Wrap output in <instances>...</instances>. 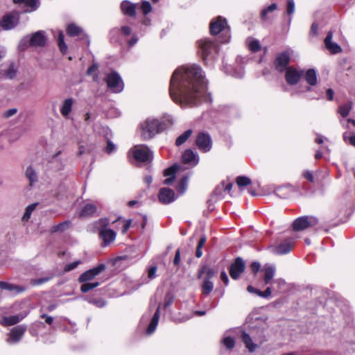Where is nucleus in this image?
<instances>
[{
    "mask_svg": "<svg viewBox=\"0 0 355 355\" xmlns=\"http://www.w3.org/2000/svg\"><path fill=\"white\" fill-rule=\"evenodd\" d=\"M292 248V243L290 241H286L279 244L276 248V252L279 254H284L289 252Z\"/></svg>",
    "mask_w": 355,
    "mask_h": 355,
    "instance_id": "7c9ffc66",
    "label": "nucleus"
},
{
    "mask_svg": "<svg viewBox=\"0 0 355 355\" xmlns=\"http://www.w3.org/2000/svg\"><path fill=\"white\" fill-rule=\"evenodd\" d=\"M110 220L107 218H101L94 223L95 228L98 231L99 236L103 241V245H107L114 241L116 238V232L107 228Z\"/></svg>",
    "mask_w": 355,
    "mask_h": 355,
    "instance_id": "7ed1b4c3",
    "label": "nucleus"
},
{
    "mask_svg": "<svg viewBox=\"0 0 355 355\" xmlns=\"http://www.w3.org/2000/svg\"><path fill=\"white\" fill-rule=\"evenodd\" d=\"M51 277H46L31 279V284L33 286H38L42 284L47 282L48 281H49L51 279Z\"/></svg>",
    "mask_w": 355,
    "mask_h": 355,
    "instance_id": "5fc2aeb1",
    "label": "nucleus"
},
{
    "mask_svg": "<svg viewBox=\"0 0 355 355\" xmlns=\"http://www.w3.org/2000/svg\"><path fill=\"white\" fill-rule=\"evenodd\" d=\"M30 46L29 36L23 37L19 43L18 48L21 51H24Z\"/></svg>",
    "mask_w": 355,
    "mask_h": 355,
    "instance_id": "603ef678",
    "label": "nucleus"
},
{
    "mask_svg": "<svg viewBox=\"0 0 355 355\" xmlns=\"http://www.w3.org/2000/svg\"><path fill=\"white\" fill-rule=\"evenodd\" d=\"M26 328L24 326H17L12 329L9 334V338L7 339L8 343H13L18 342L24 334L25 333Z\"/></svg>",
    "mask_w": 355,
    "mask_h": 355,
    "instance_id": "f3484780",
    "label": "nucleus"
},
{
    "mask_svg": "<svg viewBox=\"0 0 355 355\" xmlns=\"http://www.w3.org/2000/svg\"><path fill=\"white\" fill-rule=\"evenodd\" d=\"M67 33L69 36L74 37L81 35L83 30L76 24H71L67 26Z\"/></svg>",
    "mask_w": 355,
    "mask_h": 355,
    "instance_id": "72a5a7b5",
    "label": "nucleus"
},
{
    "mask_svg": "<svg viewBox=\"0 0 355 355\" xmlns=\"http://www.w3.org/2000/svg\"><path fill=\"white\" fill-rule=\"evenodd\" d=\"M158 197L159 201L164 204L171 203L175 199L174 191L168 188L161 189Z\"/></svg>",
    "mask_w": 355,
    "mask_h": 355,
    "instance_id": "a211bd4d",
    "label": "nucleus"
},
{
    "mask_svg": "<svg viewBox=\"0 0 355 355\" xmlns=\"http://www.w3.org/2000/svg\"><path fill=\"white\" fill-rule=\"evenodd\" d=\"M214 288L213 283L209 279H205L202 286V292L204 295H208Z\"/></svg>",
    "mask_w": 355,
    "mask_h": 355,
    "instance_id": "ea45409f",
    "label": "nucleus"
},
{
    "mask_svg": "<svg viewBox=\"0 0 355 355\" xmlns=\"http://www.w3.org/2000/svg\"><path fill=\"white\" fill-rule=\"evenodd\" d=\"M180 166L176 164H173L171 167L166 168L164 171V176H169V178H166L164 180V183L167 185L171 184L173 182V181L174 180L175 175L176 173L180 170Z\"/></svg>",
    "mask_w": 355,
    "mask_h": 355,
    "instance_id": "4be33fe9",
    "label": "nucleus"
},
{
    "mask_svg": "<svg viewBox=\"0 0 355 355\" xmlns=\"http://www.w3.org/2000/svg\"><path fill=\"white\" fill-rule=\"evenodd\" d=\"M29 39L30 46L34 47L44 46L46 42L45 33L42 31L34 33L31 37H29Z\"/></svg>",
    "mask_w": 355,
    "mask_h": 355,
    "instance_id": "dca6fc26",
    "label": "nucleus"
},
{
    "mask_svg": "<svg viewBox=\"0 0 355 355\" xmlns=\"http://www.w3.org/2000/svg\"><path fill=\"white\" fill-rule=\"evenodd\" d=\"M129 154H131L130 155H152L153 154V152L146 145L140 144L135 146L133 148H132L130 151Z\"/></svg>",
    "mask_w": 355,
    "mask_h": 355,
    "instance_id": "aec40b11",
    "label": "nucleus"
},
{
    "mask_svg": "<svg viewBox=\"0 0 355 355\" xmlns=\"http://www.w3.org/2000/svg\"><path fill=\"white\" fill-rule=\"evenodd\" d=\"M352 103L348 102L345 104H342L338 107V112L342 116L343 118L348 116L351 110L352 109Z\"/></svg>",
    "mask_w": 355,
    "mask_h": 355,
    "instance_id": "2f4dec72",
    "label": "nucleus"
},
{
    "mask_svg": "<svg viewBox=\"0 0 355 355\" xmlns=\"http://www.w3.org/2000/svg\"><path fill=\"white\" fill-rule=\"evenodd\" d=\"M116 146L110 141L107 140V144L105 147V153L107 154H112L116 153Z\"/></svg>",
    "mask_w": 355,
    "mask_h": 355,
    "instance_id": "6e6d98bb",
    "label": "nucleus"
},
{
    "mask_svg": "<svg viewBox=\"0 0 355 355\" xmlns=\"http://www.w3.org/2000/svg\"><path fill=\"white\" fill-rule=\"evenodd\" d=\"M121 8L123 14L130 17L135 15L136 6L128 1H123L121 3Z\"/></svg>",
    "mask_w": 355,
    "mask_h": 355,
    "instance_id": "5701e85b",
    "label": "nucleus"
},
{
    "mask_svg": "<svg viewBox=\"0 0 355 355\" xmlns=\"http://www.w3.org/2000/svg\"><path fill=\"white\" fill-rule=\"evenodd\" d=\"M295 2L294 0H287V13L291 15L295 12Z\"/></svg>",
    "mask_w": 355,
    "mask_h": 355,
    "instance_id": "4d7b16f0",
    "label": "nucleus"
},
{
    "mask_svg": "<svg viewBox=\"0 0 355 355\" xmlns=\"http://www.w3.org/2000/svg\"><path fill=\"white\" fill-rule=\"evenodd\" d=\"M187 184H188V178L184 177L181 179L180 182L178 184L176 189L181 193H183L187 189Z\"/></svg>",
    "mask_w": 355,
    "mask_h": 355,
    "instance_id": "8fccbe9b",
    "label": "nucleus"
},
{
    "mask_svg": "<svg viewBox=\"0 0 355 355\" xmlns=\"http://www.w3.org/2000/svg\"><path fill=\"white\" fill-rule=\"evenodd\" d=\"M275 267L272 265H265L263 269L264 272V282L266 284H270L275 274Z\"/></svg>",
    "mask_w": 355,
    "mask_h": 355,
    "instance_id": "b1692460",
    "label": "nucleus"
},
{
    "mask_svg": "<svg viewBox=\"0 0 355 355\" xmlns=\"http://www.w3.org/2000/svg\"><path fill=\"white\" fill-rule=\"evenodd\" d=\"M160 121L165 122V124H166L165 125H166V129L167 128H168L169 126L173 125V119L171 115L166 114L163 116L162 119Z\"/></svg>",
    "mask_w": 355,
    "mask_h": 355,
    "instance_id": "bf43d9fd",
    "label": "nucleus"
},
{
    "mask_svg": "<svg viewBox=\"0 0 355 355\" xmlns=\"http://www.w3.org/2000/svg\"><path fill=\"white\" fill-rule=\"evenodd\" d=\"M17 112H18V110L17 108L14 107V108H11V109L6 110L3 113V115L5 118H9V117H11L13 115L16 114L17 113Z\"/></svg>",
    "mask_w": 355,
    "mask_h": 355,
    "instance_id": "e2e57ef3",
    "label": "nucleus"
},
{
    "mask_svg": "<svg viewBox=\"0 0 355 355\" xmlns=\"http://www.w3.org/2000/svg\"><path fill=\"white\" fill-rule=\"evenodd\" d=\"M343 139L346 143L355 147V135L352 132H345L343 134Z\"/></svg>",
    "mask_w": 355,
    "mask_h": 355,
    "instance_id": "09e8293b",
    "label": "nucleus"
},
{
    "mask_svg": "<svg viewBox=\"0 0 355 355\" xmlns=\"http://www.w3.org/2000/svg\"><path fill=\"white\" fill-rule=\"evenodd\" d=\"M242 340L249 352H253L255 351L257 345L252 342L251 336L245 331L242 333Z\"/></svg>",
    "mask_w": 355,
    "mask_h": 355,
    "instance_id": "cd10ccee",
    "label": "nucleus"
},
{
    "mask_svg": "<svg viewBox=\"0 0 355 355\" xmlns=\"http://www.w3.org/2000/svg\"><path fill=\"white\" fill-rule=\"evenodd\" d=\"M169 92L173 101L182 107L210 100L207 93V80L197 64L176 69L171 79Z\"/></svg>",
    "mask_w": 355,
    "mask_h": 355,
    "instance_id": "f257e3e1",
    "label": "nucleus"
},
{
    "mask_svg": "<svg viewBox=\"0 0 355 355\" xmlns=\"http://www.w3.org/2000/svg\"><path fill=\"white\" fill-rule=\"evenodd\" d=\"M232 75L236 78H242L244 75V71L242 68H240L238 71H235L231 73Z\"/></svg>",
    "mask_w": 355,
    "mask_h": 355,
    "instance_id": "774afa93",
    "label": "nucleus"
},
{
    "mask_svg": "<svg viewBox=\"0 0 355 355\" xmlns=\"http://www.w3.org/2000/svg\"><path fill=\"white\" fill-rule=\"evenodd\" d=\"M164 121L153 118H148L145 121L141 123L140 128L141 135L145 139H151L157 134L166 129Z\"/></svg>",
    "mask_w": 355,
    "mask_h": 355,
    "instance_id": "f03ea898",
    "label": "nucleus"
},
{
    "mask_svg": "<svg viewBox=\"0 0 355 355\" xmlns=\"http://www.w3.org/2000/svg\"><path fill=\"white\" fill-rule=\"evenodd\" d=\"M212 139L211 136L206 132H199L196 138V144L198 148L202 153L210 151L212 148Z\"/></svg>",
    "mask_w": 355,
    "mask_h": 355,
    "instance_id": "0eeeda50",
    "label": "nucleus"
},
{
    "mask_svg": "<svg viewBox=\"0 0 355 355\" xmlns=\"http://www.w3.org/2000/svg\"><path fill=\"white\" fill-rule=\"evenodd\" d=\"M153 157H130V162L137 166H143L152 162Z\"/></svg>",
    "mask_w": 355,
    "mask_h": 355,
    "instance_id": "393cba45",
    "label": "nucleus"
},
{
    "mask_svg": "<svg viewBox=\"0 0 355 355\" xmlns=\"http://www.w3.org/2000/svg\"><path fill=\"white\" fill-rule=\"evenodd\" d=\"M105 269V264H100L96 267H94L92 269H89L83 274H81L78 278V282L80 283H83L86 282H89L95 278L97 275H98L101 272H103Z\"/></svg>",
    "mask_w": 355,
    "mask_h": 355,
    "instance_id": "9d476101",
    "label": "nucleus"
},
{
    "mask_svg": "<svg viewBox=\"0 0 355 355\" xmlns=\"http://www.w3.org/2000/svg\"><path fill=\"white\" fill-rule=\"evenodd\" d=\"M19 22L18 12H11L3 17L0 21V31L14 28Z\"/></svg>",
    "mask_w": 355,
    "mask_h": 355,
    "instance_id": "423d86ee",
    "label": "nucleus"
},
{
    "mask_svg": "<svg viewBox=\"0 0 355 355\" xmlns=\"http://www.w3.org/2000/svg\"><path fill=\"white\" fill-rule=\"evenodd\" d=\"M198 46V53L206 62L214 58L217 50L216 44L207 39L199 40Z\"/></svg>",
    "mask_w": 355,
    "mask_h": 355,
    "instance_id": "20e7f679",
    "label": "nucleus"
},
{
    "mask_svg": "<svg viewBox=\"0 0 355 355\" xmlns=\"http://www.w3.org/2000/svg\"><path fill=\"white\" fill-rule=\"evenodd\" d=\"M174 300V297L172 294L168 293L165 296L164 300V307L166 308L167 306L172 304Z\"/></svg>",
    "mask_w": 355,
    "mask_h": 355,
    "instance_id": "680f3d73",
    "label": "nucleus"
},
{
    "mask_svg": "<svg viewBox=\"0 0 355 355\" xmlns=\"http://www.w3.org/2000/svg\"><path fill=\"white\" fill-rule=\"evenodd\" d=\"M193 133V130L191 129H188L184 131L182 134H181L175 141V144L179 146L183 144L191 136Z\"/></svg>",
    "mask_w": 355,
    "mask_h": 355,
    "instance_id": "473e14b6",
    "label": "nucleus"
},
{
    "mask_svg": "<svg viewBox=\"0 0 355 355\" xmlns=\"http://www.w3.org/2000/svg\"><path fill=\"white\" fill-rule=\"evenodd\" d=\"M303 74V71L290 67L286 71L285 79L288 85H295L299 83Z\"/></svg>",
    "mask_w": 355,
    "mask_h": 355,
    "instance_id": "9b49d317",
    "label": "nucleus"
},
{
    "mask_svg": "<svg viewBox=\"0 0 355 355\" xmlns=\"http://www.w3.org/2000/svg\"><path fill=\"white\" fill-rule=\"evenodd\" d=\"M277 5L276 3H272L268 6L266 9L263 10L261 13V18L266 19L268 18V14L277 10Z\"/></svg>",
    "mask_w": 355,
    "mask_h": 355,
    "instance_id": "49530a36",
    "label": "nucleus"
},
{
    "mask_svg": "<svg viewBox=\"0 0 355 355\" xmlns=\"http://www.w3.org/2000/svg\"><path fill=\"white\" fill-rule=\"evenodd\" d=\"M304 79L307 84L310 86H314L317 84V75L314 69H310L306 71L304 74Z\"/></svg>",
    "mask_w": 355,
    "mask_h": 355,
    "instance_id": "c85d7f7f",
    "label": "nucleus"
},
{
    "mask_svg": "<svg viewBox=\"0 0 355 355\" xmlns=\"http://www.w3.org/2000/svg\"><path fill=\"white\" fill-rule=\"evenodd\" d=\"M141 10L144 15H147L148 13H149L152 10L150 2L146 1H144L141 4Z\"/></svg>",
    "mask_w": 355,
    "mask_h": 355,
    "instance_id": "13d9d810",
    "label": "nucleus"
},
{
    "mask_svg": "<svg viewBox=\"0 0 355 355\" xmlns=\"http://www.w3.org/2000/svg\"><path fill=\"white\" fill-rule=\"evenodd\" d=\"M206 274L207 279H209L211 278L215 275V270L213 268L209 267H204L200 271V274Z\"/></svg>",
    "mask_w": 355,
    "mask_h": 355,
    "instance_id": "864d4df0",
    "label": "nucleus"
},
{
    "mask_svg": "<svg viewBox=\"0 0 355 355\" xmlns=\"http://www.w3.org/2000/svg\"><path fill=\"white\" fill-rule=\"evenodd\" d=\"M226 29L228 32L229 28L227 20L220 16L210 23V33L211 35H217Z\"/></svg>",
    "mask_w": 355,
    "mask_h": 355,
    "instance_id": "f8f14e48",
    "label": "nucleus"
},
{
    "mask_svg": "<svg viewBox=\"0 0 355 355\" xmlns=\"http://www.w3.org/2000/svg\"><path fill=\"white\" fill-rule=\"evenodd\" d=\"M317 223L318 219L313 216H301L293 221V228L295 231H301Z\"/></svg>",
    "mask_w": 355,
    "mask_h": 355,
    "instance_id": "1a4fd4ad",
    "label": "nucleus"
},
{
    "mask_svg": "<svg viewBox=\"0 0 355 355\" xmlns=\"http://www.w3.org/2000/svg\"><path fill=\"white\" fill-rule=\"evenodd\" d=\"M248 48L252 52H257L260 50L261 46L258 40L253 39H248Z\"/></svg>",
    "mask_w": 355,
    "mask_h": 355,
    "instance_id": "a18cd8bd",
    "label": "nucleus"
},
{
    "mask_svg": "<svg viewBox=\"0 0 355 355\" xmlns=\"http://www.w3.org/2000/svg\"><path fill=\"white\" fill-rule=\"evenodd\" d=\"M247 291L249 293L256 294L258 296H259V294L261 293V291L260 290L255 288L252 286H248L247 288Z\"/></svg>",
    "mask_w": 355,
    "mask_h": 355,
    "instance_id": "338daca9",
    "label": "nucleus"
},
{
    "mask_svg": "<svg viewBox=\"0 0 355 355\" xmlns=\"http://www.w3.org/2000/svg\"><path fill=\"white\" fill-rule=\"evenodd\" d=\"M222 343L226 347L227 349H232L235 345V341L234 338L230 336H225L222 340Z\"/></svg>",
    "mask_w": 355,
    "mask_h": 355,
    "instance_id": "3c124183",
    "label": "nucleus"
},
{
    "mask_svg": "<svg viewBox=\"0 0 355 355\" xmlns=\"http://www.w3.org/2000/svg\"><path fill=\"white\" fill-rule=\"evenodd\" d=\"M24 316L19 317V315H11L8 317H4L3 318V324L6 326L14 325L20 322Z\"/></svg>",
    "mask_w": 355,
    "mask_h": 355,
    "instance_id": "f704fd0d",
    "label": "nucleus"
},
{
    "mask_svg": "<svg viewBox=\"0 0 355 355\" xmlns=\"http://www.w3.org/2000/svg\"><path fill=\"white\" fill-rule=\"evenodd\" d=\"M19 67L18 62H10L8 67L2 72L1 77L8 80H14L17 76Z\"/></svg>",
    "mask_w": 355,
    "mask_h": 355,
    "instance_id": "2eb2a0df",
    "label": "nucleus"
},
{
    "mask_svg": "<svg viewBox=\"0 0 355 355\" xmlns=\"http://www.w3.org/2000/svg\"><path fill=\"white\" fill-rule=\"evenodd\" d=\"M73 103V101L71 98H67L63 101L60 107V113L64 117L67 118L71 113Z\"/></svg>",
    "mask_w": 355,
    "mask_h": 355,
    "instance_id": "a878e982",
    "label": "nucleus"
},
{
    "mask_svg": "<svg viewBox=\"0 0 355 355\" xmlns=\"http://www.w3.org/2000/svg\"><path fill=\"white\" fill-rule=\"evenodd\" d=\"M272 288L269 286L268 287L265 291L262 292L259 294V297H263V298H268L271 295Z\"/></svg>",
    "mask_w": 355,
    "mask_h": 355,
    "instance_id": "0e129e2a",
    "label": "nucleus"
},
{
    "mask_svg": "<svg viewBox=\"0 0 355 355\" xmlns=\"http://www.w3.org/2000/svg\"><path fill=\"white\" fill-rule=\"evenodd\" d=\"M99 286L98 282L89 283L88 282H83L80 286V291L82 293H87L90 290H92Z\"/></svg>",
    "mask_w": 355,
    "mask_h": 355,
    "instance_id": "a19ab883",
    "label": "nucleus"
},
{
    "mask_svg": "<svg viewBox=\"0 0 355 355\" xmlns=\"http://www.w3.org/2000/svg\"><path fill=\"white\" fill-rule=\"evenodd\" d=\"M15 3H20L25 12H31L39 6L38 0H13Z\"/></svg>",
    "mask_w": 355,
    "mask_h": 355,
    "instance_id": "6ab92c4d",
    "label": "nucleus"
},
{
    "mask_svg": "<svg viewBox=\"0 0 355 355\" xmlns=\"http://www.w3.org/2000/svg\"><path fill=\"white\" fill-rule=\"evenodd\" d=\"M58 44L60 49V51L62 54H65L67 52V46L64 40V35L62 31H60L58 35Z\"/></svg>",
    "mask_w": 355,
    "mask_h": 355,
    "instance_id": "c9c22d12",
    "label": "nucleus"
},
{
    "mask_svg": "<svg viewBox=\"0 0 355 355\" xmlns=\"http://www.w3.org/2000/svg\"><path fill=\"white\" fill-rule=\"evenodd\" d=\"M69 224H70L69 222L64 221L60 224L53 225L51 228V232L53 233L58 232H63V231L66 230L69 227Z\"/></svg>",
    "mask_w": 355,
    "mask_h": 355,
    "instance_id": "37998d69",
    "label": "nucleus"
},
{
    "mask_svg": "<svg viewBox=\"0 0 355 355\" xmlns=\"http://www.w3.org/2000/svg\"><path fill=\"white\" fill-rule=\"evenodd\" d=\"M199 162L198 157H182V163L189 166H194Z\"/></svg>",
    "mask_w": 355,
    "mask_h": 355,
    "instance_id": "c03bdc74",
    "label": "nucleus"
},
{
    "mask_svg": "<svg viewBox=\"0 0 355 355\" xmlns=\"http://www.w3.org/2000/svg\"><path fill=\"white\" fill-rule=\"evenodd\" d=\"M290 61V55L287 52L279 53L275 61V67L279 72H283L287 69V66Z\"/></svg>",
    "mask_w": 355,
    "mask_h": 355,
    "instance_id": "ddd939ff",
    "label": "nucleus"
},
{
    "mask_svg": "<svg viewBox=\"0 0 355 355\" xmlns=\"http://www.w3.org/2000/svg\"><path fill=\"white\" fill-rule=\"evenodd\" d=\"M37 205V203H33L26 207L25 213L21 218L24 222H26L30 219L31 214L33 211L35 209Z\"/></svg>",
    "mask_w": 355,
    "mask_h": 355,
    "instance_id": "e433bc0d",
    "label": "nucleus"
},
{
    "mask_svg": "<svg viewBox=\"0 0 355 355\" xmlns=\"http://www.w3.org/2000/svg\"><path fill=\"white\" fill-rule=\"evenodd\" d=\"M244 269L245 263L243 259L240 257L236 258L230 268V274L231 277L234 279H236L244 271Z\"/></svg>",
    "mask_w": 355,
    "mask_h": 355,
    "instance_id": "4468645a",
    "label": "nucleus"
},
{
    "mask_svg": "<svg viewBox=\"0 0 355 355\" xmlns=\"http://www.w3.org/2000/svg\"><path fill=\"white\" fill-rule=\"evenodd\" d=\"M332 37L333 33L332 32L329 31L324 40L325 46L332 53H338L340 52L342 49L338 44L331 42Z\"/></svg>",
    "mask_w": 355,
    "mask_h": 355,
    "instance_id": "412c9836",
    "label": "nucleus"
},
{
    "mask_svg": "<svg viewBox=\"0 0 355 355\" xmlns=\"http://www.w3.org/2000/svg\"><path fill=\"white\" fill-rule=\"evenodd\" d=\"M26 175L28 178L31 185H32L37 180V174L31 166H28L26 168Z\"/></svg>",
    "mask_w": 355,
    "mask_h": 355,
    "instance_id": "79ce46f5",
    "label": "nucleus"
},
{
    "mask_svg": "<svg viewBox=\"0 0 355 355\" xmlns=\"http://www.w3.org/2000/svg\"><path fill=\"white\" fill-rule=\"evenodd\" d=\"M156 272H157L156 266H153V267L150 268V269L148 270V274L149 279H153L155 277Z\"/></svg>",
    "mask_w": 355,
    "mask_h": 355,
    "instance_id": "69168bd1",
    "label": "nucleus"
},
{
    "mask_svg": "<svg viewBox=\"0 0 355 355\" xmlns=\"http://www.w3.org/2000/svg\"><path fill=\"white\" fill-rule=\"evenodd\" d=\"M26 287L23 286H18L13 284H8L7 288L6 290L13 293L15 294H19L26 291Z\"/></svg>",
    "mask_w": 355,
    "mask_h": 355,
    "instance_id": "58836bf2",
    "label": "nucleus"
},
{
    "mask_svg": "<svg viewBox=\"0 0 355 355\" xmlns=\"http://www.w3.org/2000/svg\"><path fill=\"white\" fill-rule=\"evenodd\" d=\"M80 263V261H76L69 264H67L64 267V271L69 272L75 269Z\"/></svg>",
    "mask_w": 355,
    "mask_h": 355,
    "instance_id": "052dcab7",
    "label": "nucleus"
},
{
    "mask_svg": "<svg viewBox=\"0 0 355 355\" xmlns=\"http://www.w3.org/2000/svg\"><path fill=\"white\" fill-rule=\"evenodd\" d=\"M159 309H160V306H159L148 325V327L147 328V330H146V333L148 334H153L155 329H156V327L157 326V324H158V321H159Z\"/></svg>",
    "mask_w": 355,
    "mask_h": 355,
    "instance_id": "bb28decb",
    "label": "nucleus"
},
{
    "mask_svg": "<svg viewBox=\"0 0 355 355\" xmlns=\"http://www.w3.org/2000/svg\"><path fill=\"white\" fill-rule=\"evenodd\" d=\"M97 211V207L92 203L86 204L82 209L80 216L84 217L92 216Z\"/></svg>",
    "mask_w": 355,
    "mask_h": 355,
    "instance_id": "c756f323",
    "label": "nucleus"
},
{
    "mask_svg": "<svg viewBox=\"0 0 355 355\" xmlns=\"http://www.w3.org/2000/svg\"><path fill=\"white\" fill-rule=\"evenodd\" d=\"M257 324L250 327V332L254 338L263 343L266 341L265 330L268 328L266 318H256Z\"/></svg>",
    "mask_w": 355,
    "mask_h": 355,
    "instance_id": "39448f33",
    "label": "nucleus"
},
{
    "mask_svg": "<svg viewBox=\"0 0 355 355\" xmlns=\"http://www.w3.org/2000/svg\"><path fill=\"white\" fill-rule=\"evenodd\" d=\"M236 182L240 189L247 187L251 184V180L248 177L240 175L236 179Z\"/></svg>",
    "mask_w": 355,
    "mask_h": 355,
    "instance_id": "4c0bfd02",
    "label": "nucleus"
},
{
    "mask_svg": "<svg viewBox=\"0 0 355 355\" xmlns=\"http://www.w3.org/2000/svg\"><path fill=\"white\" fill-rule=\"evenodd\" d=\"M272 289L274 291H279L285 284L284 279L278 278L272 281Z\"/></svg>",
    "mask_w": 355,
    "mask_h": 355,
    "instance_id": "de8ad7c7",
    "label": "nucleus"
},
{
    "mask_svg": "<svg viewBox=\"0 0 355 355\" xmlns=\"http://www.w3.org/2000/svg\"><path fill=\"white\" fill-rule=\"evenodd\" d=\"M106 83L108 88L113 92L119 93L123 89V80L116 72L109 73L106 77Z\"/></svg>",
    "mask_w": 355,
    "mask_h": 355,
    "instance_id": "6e6552de",
    "label": "nucleus"
}]
</instances>
